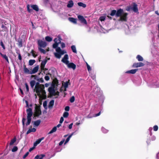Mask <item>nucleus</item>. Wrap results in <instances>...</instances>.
Wrapping results in <instances>:
<instances>
[{"label": "nucleus", "mask_w": 159, "mask_h": 159, "mask_svg": "<svg viewBox=\"0 0 159 159\" xmlns=\"http://www.w3.org/2000/svg\"><path fill=\"white\" fill-rule=\"evenodd\" d=\"M27 113V122L25 123V122L26 120V118L24 117H23L22 119V124L23 128L25 126V125L26 126H28L29 125L31 121V116H32L33 113L32 112V110L31 108H29L26 110Z\"/></svg>", "instance_id": "obj_1"}, {"label": "nucleus", "mask_w": 159, "mask_h": 159, "mask_svg": "<svg viewBox=\"0 0 159 159\" xmlns=\"http://www.w3.org/2000/svg\"><path fill=\"white\" fill-rule=\"evenodd\" d=\"M38 88H35L34 90L35 92L37 93V95L40 98L41 96V93H43V91H45L44 90V86L43 84H42L41 86L38 87Z\"/></svg>", "instance_id": "obj_2"}, {"label": "nucleus", "mask_w": 159, "mask_h": 159, "mask_svg": "<svg viewBox=\"0 0 159 159\" xmlns=\"http://www.w3.org/2000/svg\"><path fill=\"white\" fill-rule=\"evenodd\" d=\"M42 113L40 106H36L35 111L33 114L34 117H38Z\"/></svg>", "instance_id": "obj_3"}, {"label": "nucleus", "mask_w": 159, "mask_h": 159, "mask_svg": "<svg viewBox=\"0 0 159 159\" xmlns=\"http://www.w3.org/2000/svg\"><path fill=\"white\" fill-rule=\"evenodd\" d=\"M37 43L38 45V48H44L47 46V43L46 42L41 40H38L37 41Z\"/></svg>", "instance_id": "obj_4"}, {"label": "nucleus", "mask_w": 159, "mask_h": 159, "mask_svg": "<svg viewBox=\"0 0 159 159\" xmlns=\"http://www.w3.org/2000/svg\"><path fill=\"white\" fill-rule=\"evenodd\" d=\"M54 87L53 86L50 87L48 89V91L50 95H48V98H51L52 96V94L54 93L55 91Z\"/></svg>", "instance_id": "obj_5"}, {"label": "nucleus", "mask_w": 159, "mask_h": 159, "mask_svg": "<svg viewBox=\"0 0 159 159\" xmlns=\"http://www.w3.org/2000/svg\"><path fill=\"white\" fill-rule=\"evenodd\" d=\"M128 14L127 13H123L121 16H120L119 20L126 21L127 20V16Z\"/></svg>", "instance_id": "obj_6"}, {"label": "nucleus", "mask_w": 159, "mask_h": 159, "mask_svg": "<svg viewBox=\"0 0 159 159\" xmlns=\"http://www.w3.org/2000/svg\"><path fill=\"white\" fill-rule=\"evenodd\" d=\"M69 59L68 55L67 54H65L64 57L61 59V61L65 64L66 65L68 64L69 61H68Z\"/></svg>", "instance_id": "obj_7"}, {"label": "nucleus", "mask_w": 159, "mask_h": 159, "mask_svg": "<svg viewBox=\"0 0 159 159\" xmlns=\"http://www.w3.org/2000/svg\"><path fill=\"white\" fill-rule=\"evenodd\" d=\"M79 20L81 22L84 24H87V22L86 20L84 18L83 16L79 15L78 16Z\"/></svg>", "instance_id": "obj_8"}, {"label": "nucleus", "mask_w": 159, "mask_h": 159, "mask_svg": "<svg viewBox=\"0 0 159 159\" xmlns=\"http://www.w3.org/2000/svg\"><path fill=\"white\" fill-rule=\"evenodd\" d=\"M144 65V64L142 62H139L134 63L133 64L132 67H133L138 68L139 67L143 66Z\"/></svg>", "instance_id": "obj_9"}, {"label": "nucleus", "mask_w": 159, "mask_h": 159, "mask_svg": "<svg viewBox=\"0 0 159 159\" xmlns=\"http://www.w3.org/2000/svg\"><path fill=\"white\" fill-rule=\"evenodd\" d=\"M132 10L134 12H138V5L135 2L133 3V6H132Z\"/></svg>", "instance_id": "obj_10"}, {"label": "nucleus", "mask_w": 159, "mask_h": 159, "mask_svg": "<svg viewBox=\"0 0 159 159\" xmlns=\"http://www.w3.org/2000/svg\"><path fill=\"white\" fill-rule=\"evenodd\" d=\"M123 13V10L122 9H120L116 11V16L117 17H120Z\"/></svg>", "instance_id": "obj_11"}, {"label": "nucleus", "mask_w": 159, "mask_h": 159, "mask_svg": "<svg viewBox=\"0 0 159 159\" xmlns=\"http://www.w3.org/2000/svg\"><path fill=\"white\" fill-rule=\"evenodd\" d=\"M66 65L68 68H72L73 70H75L76 67V65L72 62H69Z\"/></svg>", "instance_id": "obj_12"}, {"label": "nucleus", "mask_w": 159, "mask_h": 159, "mask_svg": "<svg viewBox=\"0 0 159 159\" xmlns=\"http://www.w3.org/2000/svg\"><path fill=\"white\" fill-rule=\"evenodd\" d=\"M39 69V66L37 65L32 70V71H30V74H35L36 73L38 70Z\"/></svg>", "instance_id": "obj_13"}, {"label": "nucleus", "mask_w": 159, "mask_h": 159, "mask_svg": "<svg viewBox=\"0 0 159 159\" xmlns=\"http://www.w3.org/2000/svg\"><path fill=\"white\" fill-rule=\"evenodd\" d=\"M44 139V137H43L37 139L34 143V147H36L38 144H39Z\"/></svg>", "instance_id": "obj_14"}, {"label": "nucleus", "mask_w": 159, "mask_h": 159, "mask_svg": "<svg viewBox=\"0 0 159 159\" xmlns=\"http://www.w3.org/2000/svg\"><path fill=\"white\" fill-rule=\"evenodd\" d=\"M47 61V60L46 59L42 61L40 66L41 70L43 69Z\"/></svg>", "instance_id": "obj_15"}, {"label": "nucleus", "mask_w": 159, "mask_h": 159, "mask_svg": "<svg viewBox=\"0 0 159 159\" xmlns=\"http://www.w3.org/2000/svg\"><path fill=\"white\" fill-rule=\"evenodd\" d=\"M32 126H31L30 127V128L26 132V134H28L32 132H34L36 131V129L35 128H32Z\"/></svg>", "instance_id": "obj_16"}, {"label": "nucleus", "mask_w": 159, "mask_h": 159, "mask_svg": "<svg viewBox=\"0 0 159 159\" xmlns=\"http://www.w3.org/2000/svg\"><path fill=\"white\" fill-rule=\"evenodd\" d=\"M138 70V69H132L129 70H128L126 72V73L134 74Z\"/></svg>", "instance_id": "obj_17"}, {"label": "nucleus", "mask_w": 159, "mask_h": 159, "mask_svg": "<svg viewBox=\"0 0 159 159\" xmlns=\"http://www.w3.org/2000/svg\"><path fill=\"white\" fill-rule=\"evenodd\" d=\"M156 137L155 136H153L151 137L149 139H148L147 141V142L148 144H149L150 143L151 141H153L155 140Z\"/></svg>", "instance_id": "obj_18"}, {"label": "nucleus", "mask_w": 159, "mask_h": 159, "mask_svg": "<svg viewBox=\"0 0 159 159\" xmlns=\"http://www.w3.org/2000/svg\"><path fill=\"white\" fill-rule=\"evenodd\" d=\"M0 55L8 63H9L8 58L6 55L3 54L1 52H0Z\"/></svg>", "instance_id": "obj_19"}, {"label": "nucleus", "mask_w": 159, "mask_h": 159, "mask_svg": "<svg viewBox=\"0 0 159 159\" xmlns=\"http://www.w3.org/2000/svg\"><path fill=\"white\" fill-rule=\"evenodd\" d=\"M44 154H41L40 155H37L34 157L35 159H43V158L45 157Z\"/></svg>", "instance_id": "obj_20"}, {"label": "nucleus", "mask_w": 159, "mask_h": 159, "mask_svg": "<svg viewBox=\"0 0 159 159\" xmlns=\"http://www.w3.org/2000/svg\"><path fill=\"white\" fill-rule=\"evenodd\" d=\"M1 28H2V30H0L1 32L7 31H8L7 27L3 24H2Z\"/></svg>", "instance_id": "obj_21"}, {"label": "nucleus", "mask_w": 159, "mask_h": 159, "mask_svg": "<svg viewBox=\"0 0 159 159\" xmlns=\"http://www.w3.org/2000/svg\"><path fill=\"white\" fill-rule=\"evenodd\" d=\"M74 5L73 2L72 0H70L68 2L67 5V7L68 8L72 7Z\"/></svg>", "instance_id": "obj_22"}, {"label": "nucleus", "mask_w": 159, "mask_h": 159, "mask_svg": "<svg viewBox=\"0 0 159 159\" xmlns=\"http://www.w3.org/2000/svg\"><path fill=\"white\" fill-rule=\"evenodd\" d=\"M61 43V40H59V41L58 42V43H57L56 41H55V43L53 44L52 47L54 48H56L58 47V45L60 43Z\"/></svg>", "instance_id": "obj_23"}, {"label": "nucleus", "mask_w": 159, "mask_h": 159, "mask_svg": "<svg viewBox=\"0 0 159 159\" xmlns=\"http://www.w3.org/2000/svg\"><path fill=\"white\" fill-rule=\"evenodd\" d=\"M31 7L34 10L38 11L39 10V7L37 5H32L31 6Z\"/></svg>", "instance_id": "obj_24"}, {"label": "nucleus", "mask_w": 159, "mask_h": 159, "mask_svg": "<svg viewBox=\"0 0 159 159\" xmlns=\"http://www.w3.org/2000/svg\"><path fill=\"white\" fill-rule=\"evenodd\" d=\"M69 20L71 22L73 23L74 24H77V19L74 18L72 17H69Z\"/></svg>", "instance_id": "obj_25"}, {"label": "nucleus", "mask_w": 159, "mask_h": 159, "mask_svg": "<svg viewBox=\"0 0 159 159\" xmlns=\"http://www.w3.org/2000/svg\"><path fill=\"white\" fill-rule=\"evenodd\" d=\"M41 122V121L40 120H38L36 121H34V126L35 127V126H38L40 125Z\"/></svg>", "instance_id": "obj_26"}, {"label": "nucleus", "mask_w": 159, "mask_h": 159, "mask_svg": "<svg viewBox=\"0 0 159 159\" xmlns=\"http://www.w3.org/2000/svg\"><path fill=\"white\" fill-rule=\"evenodd\" d=\"M54 101L53 100H52L50 102L48 105L49 108H51L53 107L54 104Z\"/></svg>", "instance_id": "obj_27"}, {"label": "nucleus", "mask_w": 159, "mask_h": 159, "mask_svg": "<svg viewBox=\"0 0 159 159\" xmlns=\"http://www.w3.org/2000/svg\"><path fill=\"white\" fill-rule=\"evenodd\" d=\"M18 45L20 47H22V40L21 39H19L18 40Z\"/></svg>", "instance_id": "obj_28"}, {"label": "nucleus", "mask_w": 159, "mask_h": 159, "mask_svg": "<svg viewBox=\"0 0 159 159\" xmlns=\"http://www.w3.org/2000/svg\"><path fill=\"white\" fill-rule=\"evenodd\" d=\"M41 93L42 95L41 97H42V98L43 99H45L47 98V96L46 95V92L45 90L43 91V93Z\"/></svg>", "instance_id": "obj_29"}, {"label": "nucleus", "mask_w": 159, "mask_h": 159, "mask_svg": "<svg viewBox=\"0 0 159 159\" xmlns=\"http://www.w3.org/2000/svg\"><path fill=\"white\" fill-rule=\"evenodd\" d=\"M136 59L139 61H143V57L139 55H138L137 56Z\"/></svg>", "instance_id": "obj_30"}, {"label": "nucleus", "mask_w": 159, "mask_h": 159, "mask_svg": "<svg viewBox=\"0 0 159 159\" xmlns=\"http://www.w3.org/2000/svg\"><path fill=\"white\" fill-rule=\"evenodd\" d=\"M57 130V127L54 126L52 130L48 133V134H51L55 132Z\"/></svg>", "instance_id": "obj_31"}, {"label": "nucleus", "mask_w": 159, "mask_h": 159, "mask_svg": "<svg viewBox=\"0 0 159 159\" xmlns=\"http://www.w3.org/2000/svg\"><path fill=\"white\" fill-rule=\"evenodd\" d=\"M24 70L25 73L30 74V71L26 67V66L25 65L24 66Z\"/></svg>", "instance_id": "obj_32"}, {"label": "nucleus", "mask_w": 159, "mask_h": 159, "mask_svg": "<svg viewBox=\"0 0 159 159\" xmlns=\"http://www.w3.org/2000/svg\"><path fill=\"white\" fill-rule=\"evenodd\" d=\"M78 5L79 6L82 7L84 8H85L86 7V5L85 4H84L82 2H78Z\"/></svg>", "instance_id": "obj_33"}, {"label": "nucleus", "mask_w": 159, "mask_h": 159, "mask_svg": "<svg viewBox=\"0 0 159 159\" xmlns=\"http://www.w3.org/2000/svg\"><path fill=\"white\" fill-rule=\"evenodd\" d=\"M35 60H30L29 61V65L30 66L33 65L35 62Z\"/></svg>", "instance_id": "obj_34"}, {"label": "nucleus", "mask_w": 159, "mask_h": 159, "mask_svg": "<svg viewBox=\"0 0 159 159\" xmlns=\"http://www.w3.org/2000/svg\"><path fill=\"white\" fill-rule=\"evenodd\" d=\"M42 48H38L39 50L41 52V53L44 54H45L46 52V51L42 49Z\"/></svg>", "instance_id": "obj_35"}, {"label": "nucleus", "mask_w": 159, "mask_h": 159, "mask_svg": "<svg viewBox=\"0 0 159 159\" xmlns=\"http://www.w3.org/2000/svg\"><path fill=\"white\" fill-rule=\"evenodd\" d=\"M73 134V133L71 134L66 139V140L65 141V142L64 143V144H66L67 143L69 142V141L70 138L71 137V136H72Z\"/></svg>", "instance_id": "obj_36"}, {"label": "nucleus", "mask_w": 159, "mask_h": 159, "mask_svg": "<svg viewBox=\"0 0 159 159\" xmlns=\"http://www.w3.org/2000/svg\"><path fill=\"white\" fill-rule=\"evenodd\" d=\"M16 139L15 137L12 139L11 140L10 143V145H12L16 141Z\"/></svg>", "instance_id": "obj_37"}, {"label": "nucleus", "mask_w": 159, "mask_h": 159, "mask_svg": "<svg viewBox=\"0 0 159 159\" xmlns=\"http://www.w3.org/2000/svg\"><path fill=\"white\" fill-rule=\"evenodd\" d=\"M54 83H52V86L55 87V85L57 84L58 83V80L57 79H54L53 80Z\"/></svg>", "instance_id": "obj_38"}, {"label": "nucleus", "mask_w": 159, "mask_h": 159, "mask_svg": "<svg viewBox=\"0 0 159 159\" xmlns=\"http://www.w3.org/2000/svg\"><path fill=\"white\" fill-rule=\"evenodd\" d=\"M116 10H113L111 11V12L110 14V15L111 16H113L115 15L116 16Z\"/></svg>", "instance_id": "obj_39"}, {"label": "nucleus", "mask_w": 159, "mask_h": 159, "mask_svg": "<svg viewBox=\"0 0 159 159\" xmlns=\"http://www.w3.org/2000/svg\"><path fill=\"white\" fill-rule=\"evenodd\" d=\"M71 49L73 51V52L75 53H77V51L76 50V48L75 46V45H72L71 46Z\"/></svg>", "instance_id": "obj_40"}, {"label": "nucleus", "mask_w": 159, "mask_h": 159, "mask_svg": "<svg viewBox=\"0 0 159 159\" xmlns=\"http://www.w3.org/2000/svg\"><path fill=\"white\" fill-rule=\"evenodd\" d=\"M69 81L70 80H69L68 81H66L64 83V86L65 89V91L66 90V89L68 87L69 83Z\"/></svg>", "instance_id": "obj_41"}, {"label": "nucleus", "mask_w": 159, "mask_h": 159, "mask_svg": "<svg viewBox=\"0 0 159 159\" xmlns=\"http://www.w3.org/2000/svg\"><path fill=\"white\" fill-rule=\"evenodd\" d=\"M45 39L46 41L49 42H51L52 40V38L49 36H46Z\"/></svg>", "instance_id": "obj_42"}, {"label": "nucleus", "mask_w": 159, "mask_h": 159, "mask_svg": "<svg viewBox=\"0 0 159 159\" xmlns=\"http://www.w3.org/2000/svg\"><path fill=\"white\" fill-rule=\"evenodd\" d=\"M30 86L32 88H33L35 84V81L34 80H33L30 82Z\"/></svg>", "instance_id": "obj_43"}, {"label": "nucleus", "mask_w": 159, "mask_h": 159, "mask_svg": "<svg viewBox=\"0 0 159 159\" xmlns=\"http://www.w3.org/2000/svg\"><path fill=\"white\" fill-rule=\"evenodd\" d=\"M55 56L56 57L58 58H60L61 57V55L59 53H54Z\"/></svg>", "instance_id": "obj_44"}, {"label": "nucleus", "mask_w": 159, "mask_h": 159, "mask_svg": "<svg viewBox=\"0 0 159 159\" xmlns=\"http://www.w3.org/2000/svg\"><path fill=\"white\" fill-rule=\"evenodd\" d=\"M57 37H58V39L56 38L54 39V41L55 42V41H56L57 43H58V42L59 41V40H61V39L60 36H58Z\"/></svg>", "instance_id": "obj_45"}, {"label": "nucleus", "mask_w": 159, "mask_h": 159, "mask_svg": "<svg viewBox=\"0 0 159 159\" xmlns=\"http://www.w3.org/2000/svg\"><path fill=\"white\" fill-rule=\"evenodd\" d=\"M106 16H102L100 17L99 18V20L101 21H104L106 19Z\"/></svg>", "instance_id": "obj_46"}, {"label": "nucleus", "mask_w": 159, "mask_h": 159, "mask_svg": "<svg viewBox=\"0 0 159 159\" xmlns=\"http://www.w3.org/2000/svg\"><path fill=\"white\" fill-rule=\"evenodd\" d=\"M69 113L67 112H65L63 114V116L65 118H67L69 116Z\"/></svg>", "instance_id": "obj_47"}, {"label": "nucleus", "mask_w": 159, "mask_h": 159, "mask_svg": "<svg viewBox=\"0 0 159 159\" xmlns=\"http://www.w3.org/2000/svg\"><path fill=\"white\" fill-rule=\"evenodd\" d=\"M126 10L128 11L132 10V6H130L127 7L126 9Z\"/></svg>", "instance_id": "obj_48"}, {"label": "nucleus", "mask_w": 159, "mask_h": 159, "mask_svg": "<svg viewBox=\"0 0 159 159\" xmlns=\"http://www.w3.org/2000/svg\"><path fill=\"white\" fill-rule=\"evenodd\" d=\"M37 81H38L39 82L43 83L44 82V80L43 78H38L37 80Z\"/></svg>", "instance_id": "obj_49"}, {"label": "nucleus", "mask_w": 159, "mask_h": 159, "mask_svg": "<svg viewBox=\"0 0 159 159\" xmlns=\"http://www.w3.org/2000/svg\"><path fill=\"white\" fill-rule=\"evenodd\" d=\"M75 100V98L74 96H72L70 99V102H73Z\"/></svg>", "instance_id": "obj_50"}, {"label": "nucleus", "mask_w": 159, "mask_h": 159, "mask_svg": "<svg viewBox=\"0 0 159 159\" xmlns=\"http://www.w3.org/2000/svg\"><path fill=\"white\" fill-rule=\"evenodd\" d=\"M86 64L88 71L89 72L91 70V68L90 66L87 62L86 63Z\"/></svg>", "instance_id": "obj_51"}, {"label": "nucleus", "mask_w": 159, "mask_h": 159, "mask_svg": "<svg viewBox=\"0 0 159 159\" xmlns=\"http://www.w3.org/2000/svg\"><path fill=\"white\" fill-rule=\"evenodd\" d=\"M18 150V148L16 146H14L12 149V152H15L16 151Z\"/></svg>", "instance_id": "obj_52"}, {"label": "nucleus", "mask_w": 159, "mask_h": 159, "mask_svg": "<svg viewBox=\"0 0 159 159\" xmlns=\"http://www.w3.org/2000/svg\"><path fill=\"white\" fill-rule=\"evenodd\" d=\"M42 84H40L39 82H37L36 83V84L35 86V88H38V87L41 86Z\"/></svg>", "instance_id": "obj_53"}, {"label": "nucleus", "mask_w": 159, "mask_h": 159, "mask_svg": "<svg viewBox=\"0 0 159 159\" xmlns=\"http://www.w3.org/2000/svg\"><path fill=\"white\" fill-rule=\"evenodd\" d=\"M34 50H32L31 51V53H32V55L34 57H35L37 56V55L35 54V53H34Z\"/></svg>", "instance_id": "obj_54"}, {"label": "nucleus", "mask_w": 159, "mask_h": 159, "mask_svg": "<svg viewBox=\"0 0 159 159\" xmlns=\"http://www.w3.org/2000/svg\"><path fill=\"white\" fill-rule=\"evenodd\" d=\"M27 11H28L29 12H30L32 11V9H30V5H27Z\"/></svg>", "instance_id": "obj_55"}, {"label": "nucleus", "mask_w": 159, "mask_h": 159, "mask_svg": "<svg viewBox=\"0 0 159 159\" xmlns=\"http://www.w3.org/2000/svg\"><path fill=\"white\" fill-rule=\"evenodd\" d=\"M56 49V52L58 53H59L61 50V48L60 47H58Z\"/></svg>", "instance_id": "obj_56"}, {"label": "nucleus", "mask_w": 159, "mask_h": 159, "mask_svg": "<svg viewBox=\"0 0 159 159\" xmlns=\"http://www.w3.org/2000/svg\"><path fill=\"white\" fill-rule=\"evenodd\" d=\"M102 132L104 133H106L108 132V130L104 128H102Z\"/></svg>", "instance_id": "obj_57"}, {"label": "nucleus", "mask_w": 159, "mask_h": 159, "mask_svg": "<svg viewBox=\"0 0 159 159\" xmlns=\"http://www.w3.org/2000/svg\"><path fill=\"white\" fill-rule=\"evenodd\" d=\"M158 129V126L157 125H155L153 126V130L155 131H157Z\"/></svg>", "instance_id": "obj_58"}, {"label": "nucleus", "mask_w": 159, "mask_h": 159, "mask_svg": "<svg viewBox=\"0 0 159 159\" xmlns=\"http://www.w3.org/2000/svg\"><path fill=\"white\" fill-rule=\"evenodd\" d=\"M1 45L2 46V48H3V49L4 50L5 49V45H4L3 42L1 41L0 43Z\"/></svg>", "instance_id": "obj_59"}, {"label": "nucleus", "mask_w": 159, "mask_h": 159, "mask_svg": "<svg viewBox=\"0 0 159 159\" xmlns=\"http://www.w3.org/2000/svg\"><path fill=\"white\" fill-rule=\"evenodd\" d=\"M29 154V152H27L23 156V159L25 158Z\"/></svg>", "instance_id": "obj_60"}, {"label": "nucleus", "mask_w": 159, "mask_h": 159, "mask_svg": "<svg viewBox=\"0 0 159 159\" xmlns=\"http://www.w3.org/2000/svg\"><path fill=\"white\" fill-rule=\"evenodd\" d=\"M66 52L64 50H61L59 53L61 54V55H63L65 53H66Z\"/></svg>", "instance_id": "obj_61"}, {"label": "nucleus", "mask_w": 159, "mask_h": 159, "mask_svg": "<svg viewBox=\"0 0 159 159\" xmlns=\"http://www.w3.org/2000/svg\"><path fill=\"white\" fill-rule=\"evenodd\" d=\"M31 78H33V77H34V80H37V78H38V77H37V75H31Z\"/></svg>", "instance_id": "obj_62"}, {"label": "nucleus", "mask_w": 159, "mask_h": 159, "mask_svg": "<svg viewBox=\"0 0 159 159\" xmlns=\"http://www.w3.org/2000/svg\"><path fill=\"white\" fill-rule=\"evenodd\" d=\"M25 87L26 89V91L28 92L29 91V88L28 84L27 83H25Z\"/></svg>", "instance_id": "obj_63"}, {"label": "nucleus", "mask_w": 159, "mask_h": 159, "mask_svg": "<svg viewBox=\"0 0 159 159\" xmlns=\"http://www.w3.org/2000/svg\"><path fill=\"white\" fill-rule=\"evenodd\" d=\"M65 110L66 111H69L70 110V107L68 106H66L65 108Z\"/></svg>", "instance_id": "obj_64"}]
</instances>
